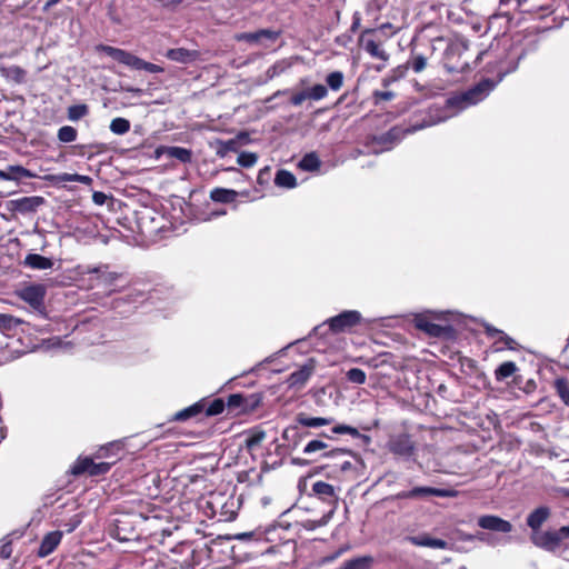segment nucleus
Masks as SVG:
<instances>
[{
    "label": "nucleus",
    "mask_w": 569,
    "mask_h": 569,
    "mask_svg": "<svg viewBox=\"0 0 569 569\" xmlns=\"http://www.w3.org/2000/svg\"><path fill=\"white\" fill-rule=\"evenodd\" d=\"M247 137L248 134L246 132H240L237 137L231 138L229 140H219L217 154L223 158L229 152H238V149L241 146V140L247 139Z\"/></svg>",
    "instance_id": "30"
},
{
    "label": "nucleus",
    "mask_w": 569,
    "mask_h": 569,
    "mask_svg": "<svg viewBox=\"0 0 569 569\" xmlns=\"http://www.w3.org/2000/svg\"><path fill=\"white\" fill-rule=\"evenodd\" d=\"M76 153L80 157L92 159L96 156L103 154L110 150L109 146L103 142H92L88 144H77L74 147Z\"/></svg>",
    "instance_id": "28"
},
{
    "label": "nucleus",
    "mask_w": 569,
    "mask_h": 569,
    "mask_svg": "<svg viewBox=\"0 0 569 569\" xmlns=\"http://www.w3.org/2000/svg\"><path fill=\"white\" fill-rule=\"evenodd\" d=\"M478 526L482 529L501 533H509L513 528L511 522L496 515L480 516L478 518Z\"/></svg>",
    "instance_id": "18"
},
{
    "label": "nucleus",
    "mask_w": 569,
    "mask_h": 569,
    "mask_svg": "<svg viewBox=\"0 0 569 569\" xmlns=\"http://www.w3.org/2000/svg\"><path fill=\"white\" fill-rule=\"evenodd\" d=\"M423 126L412 127V128H402L400 126H395L390 128L387 132L381 134L371 136L368 138V146L373 148L375 152H383L391 150L397 143H399L407 134L415 132L417 129L422 128Z\"/></svg>",
    "instance_id": "9"
},
{
    "label": "nucleus",
    "mask_w": 569,
    "mask_h": 569,
    "mask_svg": "<svg viewBox=\"0 0 569 569\" xmlns=\"http://www.w3.org/2000/svg\"><path fill=\"white\" fill-rule=\"evenodd\" d=\"M362 322V316L357 310H345L339 315L329 318L325 323L329 326L332 333L350 332Z\"/></svg>",
    "instance_id": "13"
},
{
    "label": "nucleus",
    "mask_w": 569,
    "mask_h": 569,
    "mask_svg": "<svg viewBox=\"0 0 569 569\" xmlns=\"http://www.w3.org/2000/svg\"><path fill=\"white\" fill-rule=\"evenodd\" d=\"M261 392L232 393L227 398V413L230 416L249 415L262 405Z\"/></svg>",
    "instance_id": "7"
},
{
    "label": "nucleus",
    "mask_w": 569,
    "mask_h": 569,
    "mask_svg": "<svg viewBox=\"0 0 569 569\" xmlns=\"http://www.w3.org/2000/svg\"><path fill=\"white\" fill-rule=\"evenodd\" d=\"M499 343H503V346L509 350H515L517 347L516 340L512 339L511 337H509L508 335H506L503 331H502V335H500V337H498V339L495 341L493 345L497 346Z\"/></svg>",
    "instance_id": "59"
},
{
    "label": "nucleus",
    "mask_w": 569,
    "mask_h": 569,
    "mask_svg": "<svg viewBox=\"0 0 569 569\" xmlns=\"http://www.w3.org/2000/svg\"><path fill=\"white\" fill-rule=\"evenodd\" d=\"M66 181H77L82 183H89L91 181V178L88 176H81V174H68L64 178Z\"/></svg>",
    "instance_id": "63"
},
{
    "label": "nucleus",
    "mask_w": 569,
    "mask_h": 569,
    "mask_svg": "<svg viewBox=\"0 0 569 569\" xmlns=\"http://www.w3.org/2000/svg\"><path fill=\"white\" fill-rule=\"evenodd\" d=\"M274 183L278 187L291 189L297 186V178L292 172L281 169L276 173Z\"/></svg>",
    "instance_id": "37"
},
{
    "label": "nucleus",
    "mask_w": 569,
    "mask_h": 569,
    "mask_svg": "<svg viewBox=\"0 0 569 569\" xmlns=\"http://www.w3.org/2000/svg\"><path fill=\"white\" fill-rule=\"evenodd\" d=\"M109 128L114 134H124L130 130V121L118 117L111 120Z\"/></svg>",
    "instance_id": "48"
},
{
    "label": "nucleus",
    "mask_w": 569,
    "mask_h": 569,
    "mask_svg": "<svg viewBox=\"0 0 569 569\" xmlns=\"http://www.w3.org/2000/svg\"><path fill=\"white\" fill-rule=\"evenodd\" d=\"M46 295L47 289L41 283L26 286L18 292L19 298L37 311L44 309Z\"/></svg>",
    "instance_id": "14"
},
{
    "label": "nucleus",
    "mask_w": 569,
    "mask_h": 569,
    "mask_svg": "<svg viewBox=\"0 0 569 569\" xmlns=\"http://www.w3.org/2000/svg\"><path fill=\"white\" fill-rule=\"evenodd\" d=\"M309 99L308 98V94H307V91L303 90V91H300V92H297V93H293L290 98V103L292 106H300L302 104V102L305 100Z\"/></svg>",
    "instance_id": "60"
},
{
    "label": "nucleus",
    "mask_w": 569,
    "mask_h": 569,
    "mask_svg": "<svg viewBox=\"0 0 569 569\" xmlns=\"http://www.w3.org/2000/svg\"><path fill=\"white\" fill-rule=\"evenodd\" d=\"M30 177V171L21 166H9L7 170H0L1 180H21Z\"/></svg>",
    "instance_id": "36"
},
{
    "label": "nucleus",
    "mask_w": 569,
    "mask_h": 569,
    "mask_svg": "<svg viewBox=\"0 0 569 569\" xmlns=\"http://www.w3.org/2000/svg\"><path fill=\"white\" fill-rule=\"evenodd\" d=\"M266 432L263 430H252L246 438V447L248 449H254L263 441Z\"/></svg>",
    "instance_id": "51"
},
{
    "label": "nucleus",
    "mask_w": 569,
    "mask_h": 569,
    "mask_svg": "<svg viewBox=\"0 0 569 569\" xmlns=\"http://www.w3.org/2000/svg\"><path fill=\"white\" fill-rule=\"evenodd\" d=\"M92 200L96 204L103 206L108 200V196L102 191H94L92 194Z\"/></svg>",
    "instance_id": "61"
},
{
    "label": "nucleus",
    "mask_w": 569,
    "mask_h": 569,
    "mask_svg": "<svg viewBox=\"0 0 569 569\" xmlns=\"http://www.w3.org/2000/svg\"><path fill=\"white\" fill-rule=\"evenodd\" d=\"M550 517V509L548 507H538L531 511L527 517V525L532 530L531 535L541 533L540 530L543 522Z\"/></svg>",
    "instance_id": "26"
},
{
    "label": "nucleus",
    "mask_w": 569,
    "mask_h": 569,
    "mask_svg": "<svg viewBox=\"0 0 569 569\" xmlns=\"http://www.w3.org/2000/svg\"><path fill=\"white\" fill-rule=\"evenodd\" d=\"M486 51L476 53L470 51L466 40L457 39L451 41L443 53V66L450 73H462L471 69V63H477Z\"/></svg>",
    "instance_id": "3"
},
{
    "label": "nucleus",
    "mask_w": 569,
    "mask_h": 569,
    "mask_svg": "<svg viewBox=\"0 0 569 569\" xmlns=\"http://www.w3.org/2000/svg\"><path fill=\"white\" fill-rule=\"evenodd\" d=\"M96 51L102 52L112 58L113 60H116L117 62L124 64L129 68L131 67L134 57V54L129 51L102 43L96 46Z\"/></svg>",
    "instance_id": "23"
},
{
    "label": "nucleus",
    "mask_w": 569,
    "mask_h": 569,
    "mask_svg": "<svg viewBox=\"0 0 569 569\" xmlns=\"http://www.w3.org/2000/svg\"><path fill=\"white\" fill-rule=\"evenodd\" d=\"M137 513L146 521L150 522L148 529L154 528L153 531L150 532V536L153 540L158 541L164 548L169 550L168 558L174 567L180 569H189L191 563V556L193 555V545L194 541H179L171 546L170 542H166V538L172 536L171 529L169 526L156 528L153 522H166L170 523L171 513L170 511L156 503L139 500L137 503Z\"/></svg>",
    "instance_id": "1"
},
{
    "label": "nucleus",
    "mask_w": 569,
    "mask_h": 569,
    "mask_svg": "<svg viewBox=\"0 0 569 569\" xmlns=\"http://www.w3.org/2000/svg\"><path fill=\"white\" fill-rule=\"evenodd\" d=\"M315 370V366L312 361L301 366L298 370L290 373L287 379V383L289 388L292 389H301L306 386L307 381L310 379Z\"/></svg>",
    "instance_id": "21"
},
{
    "label": "nucleus",
    "mask_w": 569,
    "mask_h": 569,
    "mask_svg": "<svg viewBox=\"0 0 569 569\" xmlns=\"http://www.w3.org/2000/svg\"><path fill=\"white\" fill-rule=\"evenodd\" d=\"M166 57L171 61L190 63L199 58V52L197 50H189L186 48H173L166 52Z\"/></svg>",
    "instance_id": "29"
},
{
    "label": "nucleus",
    "mask_w": 569,
    "mask_h": 569,
    "mask_svg": "<svg viewBox=\"0 0 569 569\" xmlns=\"http://www.w3.org/2000/svg\"><path fill=\"white\" fill-rule=\"evenodd\" d=\"M300 167L308 171H313L319 169L320 160L318 156L313 152L307 153L300 161Z\"/></svg>",
    "instance_id": "53"
},
{
    "label": "nucleus",
    "mask_w": 569,
    "mask_h": 569,
    "mask_svg": "<svg viewBox=\"0 0 569 569\" xmlns=\"http://www.w3.org/2000/svg\"><path fill=\"white\" fill-rule=\"evenodd\" d=\"M241 503V497L218 495L207 502V507L217 521L229 522L237 518Z\"/></svg>",
    "instance_id": "6"
},
{
    "label": "nucleus",
    "mask_w": 569,
    "mask_h": 569,
    "mask_svg": "<svg viewBox=\"0 0 569 569\" xmlns=\"http://www.w3.org/2000/svg\"><path fill=\"white\" fill-rule=\"evenodd\" d=\"M333 516V508H331L327 513H325L320 519L318 520H306L303 522V528L307 529V530H315L319 527H322V526H326L330 519L332 518Z\"/></svg>",
    "instance_id": "50"
},
{
    "label": "nucleus",
    "mask_w": 569,
    "mask_h": 569,
    "mask_svg": "<svg viewBox=\"0 0 569 569\" xmlns=\"http://www.w3.org/2000/svg\"><path fill=\"white\" fill-rule=\"evenodd\" d=\"M312 492L323 502L328 503L336 510L338 503V497L335 491V487L325 481H316L312 485Z\"/></svg>",
    "instance_id": "22"
},
{
    "label": "nucleus",
    "mask_w": 569,
    "mask_h": 569,
    "mask_svg": "<svg viewBox=\"0 0 569 569\" xmlns=\"http://www.w3.org/2000/svg\"><path fill=\"white\" fill-rule=\"evenodd\" d=\"M306 91H307L308 98L310 100H315V101L321 100V99L326 98L328 94V89L323 84H315L313 87H311L310 89H308Z\"/></svg>",
    "instance_id": "55"
},
{
    "label": "nucleus",
    "mask_w": 569,
    "mask_h": 569,
    "mask_svg": "<svg viewBox=\"0 0 569 569\" xmlns=\"http://www.w3.org/2000/svg\"><path fill=\"white\" fill-rule=\"evenodd\" d=\"M20 323V320L10 315L0 313V330L9 331L16 328Z\"/></svg>",
    "instance_id": "57"
},
{
    "label": "nucleus",
    "mask_w": 569,
    "mask_h": 569,
    "mask_svg": "<svg viewBox=\"0 0 569 569\" xmlns=\"http://www.w3.org/2000/svg\"><path fill=\"white\" fill-rule=\"evenodd\" d=\"M168 156L174 158L182 163H188L192 159V152L189 149L182 147H170L167 151Z\"/></svg>",
    "instance_id": "45"
},
{
    "label": "nucleus",
    "mask_w": 569,
    "mask_h": 569,
    "mask_svg": "<svg viewBox=\"0 0 569 569\" xmlns=\"http://www.w3.org/2000/svg\"><path fill=\"white\" fill-rule=\"evenodd\" d=\"M339 435H349L352 438H361L366 441L370 440L368 436L360 433L357 428L345 423H337L331 427L329 431H321L318 433L317 438L322 440H336Z\"/></svg>",
    "instance_id": "20"
},
{
    "label": "nucleus",
    "mask_w": 569,
    "mask_h": 569,
    "mask_svg": "<svg viewBox=\"0 0 569 569\" xmlns=\"http://www.w3.org/2000/svg\"><path fill=\"white\" fill-rule=\"evenodd\" d=\"M220 542L193 545V555L189 569H221L220 565L211 562L210 557L220 552Z\"/></svg>",
    "instance_id": "11"
},
{
    "label": "nucleus",
    "mask_w": 569,
    "mask_h": 569,
    "mask_svg": "<svg viewBox=\"0 0 569 569\" xmlns=\"http://www.w3.org/2000/svg\"><path fill=\"white\" fill-rule=\"evenodd\" d=\"M532 543L549 552H555L560 548L569 547V526H563L556 530H546L541 533L531 535Z\"/></svg>",
    "instance_id": "8"
},
{
    "label": "nucleus",
    "mask_w": 569,
    "mask_h": 569,
    "mask_svg": "<svg viewBox=\"0 0 569 569\" xmlns=\"http://www.w3.org/2000/svg\"><path fill=\"white\" fill-rule=\"evenodd\" d=\"M295 425L287 427L282 432L284 445L291 451L297 449L310 436V432L303 431L301 427L318 428L329 426L333 422V418L310 417L306 412H299L295 417Z\"/></svg>",
    "instance_id": "4"
},
{
    "label": "nucleus",
    "mask_w": 569,
    "mask_h": 569,
    "mask_svg": "<svg viewBox=\"0 0 569 569\" xmlns=\"http://www.w3.org/2000/svg\"><path fill=\"white\" fill-rule=\"evenodd\" d=\"M531 11L536 13L539 18H543L552 13L550 6H541L537 10L532 9Z\"/></svg>",
    "instance_id": "64"
},
{
    "label": "nucleus",
    "mask_w": 569,
    "mask_h": 569,
    "mask_svg": "<svg viewBox=\"0 0 569 569\" xmlns=\"http://www.w3.org/2000/svg\"><path fill=\"white\" fill-rule=\"evenodd\" d=\"M57 137L60 142L70 143L76 141L78 131L71 126H63L58 130Z\"/></svg>",
    "instance_id": "47"
},
{
    "label": "nucleus",
    "mask_w": 569,
    "mask_h": 569,
    "mask_svg": "<svg viewBox=\"0 0 569 569\" xmlns=\"http://www.w3.org/2000/svg\"><path fill=\"white\" fill-rule=\"evenodd\" d=\"M220 552L217 555H213L210 557L211 562L220 565L221 569H229L230 568V560L232 556L230 555L231 551H233V547L231 550H227L224 546L220 542Z\"/></svg>",
    "instance_id": "44"
},
{
    "label": "nucleus",
    "mask_w": 569,
    "mask_h": 569,
    "mask_svg": "<svg viewBox=\"0 0 569 569\" xmlns=\"http://www.w3.org/2000/svg\"><path fill=\"white\" fill-rule=\"evenodd\" d=\"M556 393L561 401L569 407V382L565 377H559L553 382Z\"/></svg>",
    "instance_id": "42"
},
{
    "label": "nucleus",
    "mask_w": 569,
    "mask_h": 569,
    "mask_svg": "<svg viewBox=\"0 0 569 569\" xmlns=\"http://www.w3.org/2000/svg\"><path fill=\"white\" fill-rule=\"evenodd\" d=\"M346 378L349 382L356 385H363L367 380L366 372L359 368H351L346 372Z\"/></svg>",
    "instance_id": "54"
},
{
    "label": "nucleus",
    "mask_w": 569,
    "mask_h": 569,
    "mask_svg": "<svg viewBox=\"0 0 569 569\" xmlns=\"http://www.w3.org/2000/svg\"><path fill=\"white\" fill-rule=\"evenodd\" d=\"M123 443L121 441H111L104 446H101L93 455L96 459H119V453L123 451Z\"/></svg>",
    "instance_id": "31"
},
{
    "label": "nucleus",
    "mask_w": 569,
    "mask_h": 569,
    "mask_svg": "<svg viewBox=\"0 0 569 569\" xmlns=\"http://www.w3.org/2000/svg\"><path fill=\"white\" fill-rule=\"evenodd\" d=\"M280 32L270 29H260L254 32H243L238 36V40H244L250 43L260 42L262 39L274 41L279 38Z\"/></svg>",
    "instance_id": "32"
},
{
    "label": "nucleus",
    "mask_w": 569,
    "mask_h": 569,
    "mask_svg": "<svg viewBox=\"0 0 569 569\" xmlns=\"http://www.w3.org/2000/svg\"><path fill=\"white\" fill-rule=\"evenodd\" d=\"M93 457H78L73 465L70 467V475L79 477L88 475L90 477H99L108 473L116 460L96 462Z\"/></svg>",
    "instance_id": "10"
},
{
    "label": "nucleus",
    "mask_w": 569,
    "mask_h": 569,
    "mask_svg": "<svg viewBox=\"0 0 569 569\" xmlns=\"http://www.w3.org/2000/svg\"><path fill=\"white\" fill-rule=\"evenodd\" d=\"M279 533V527L270 526L263 530L256 529L248 532L237 533L233 538L259 547L254 550L257 553H276L279 547L278 541L281 540Z\"/></svg>",
    "instance_id": "5"
},
{
    "label": "nucleus",
    "mask_w": 569,
    "mask_h": 569,
    "mask_svg": "<svg viewBox=\"0 0 569 569\" xmlns=\"http://www.w3.org/2000/svg\"><path fill=\"white\" fill-rule=\"evenodd\" d=\"M515 69L516 64H513L512 62L499 60L497 64L492 68V70L497 72L496 79H481L479 82L470 87L468 90L461 92L460 94L449 98L447 100L448 106L452 108L465 109L469 106L477 104L478 102L485 100L489 96V93L496 88V86L503 79V77L512 72Z\"/></svg>",
    "instance_id": "2"
},
{
    "label": "nucleus",
    "mask_w": 569,
    "mask_h": 569,
    "mask_svg": "<svg viewBox=\"0 0 569 569\" xmlns=\"http://www.w3.org/2000/svg\"><path fill=\"white\" fill-rule=\"evenodd\" d=\"M389 450L395 456L410 458L416 450L415 443L409 435H399L389 442Z\"/></svg>",
    "instance_id": "19"
},
{
    "label": "nucleus",
    "mask_w": 569,
    "mask_h": 569,
    "mask_svg": "<svg viewBox=\"0 0 569 569\" xmlns=\"http://www.w3.org/2000/svg\"><path fill=\"white\" fill-rule=\"evenodd\" d=\"M62 539V532L61 531H51L48 532L41 540L40 547L38 549V557L44 558L49 555H51Z\"/></svg>",
    "instance_id": "27"
},
{
    "label": "nucleus",
    "mask_w": 569,
    "mask_h": 569,
    "mask_svg": "<svg viewBox=\"0 0 569 569\" xmlns=\"http://www.w3.org/2000/svg\"><path fill=\"white\" fill-rule=\"evenodd\" d=\"M206 408V401L204 399L178 411L172 417V420L174 421H186L190 418L197 417L198 415L202 413Z\"/></svg>",
    "instance_id": "35"
},
{
    "label": "nucleus",
    "mask_w": 569,
    "mask_h": 569,
    "mask_svg": "<svg viewBox=\"0 0 569 569\" xmlns=\"http://www.w3.org/2000/svg\"><path fill=\"white\" fill-rule=\"evenodd\" d=\"M302 452L310 457L316 455L318 457H336L339 455L351 453V450L345 448H330V445L327 441L320 438H315L305 445Z\"/></svg>",
    "instance_id": "15"
},
{
    "label": "nucleus",
    "mask_w": 569,
    "mask_h": 569,
    "mask_svg": "<svg viewBox=\"0 0 569 569\" xmlns=\"http://www.w3.org/2000/svg\"><path fill=\"white\" fill-rule=\"evenodd\" d=\"M413 326L417 330L425 332L430 338H451L455 329L447 325H438L427 313H418L413 318Z\"/></svg>",
    "instance_id": "12"
},
{
    "label": "nucleus",
    "mask_w": 569,
    "mask_h": 569,
    "mask_svg": "<svg viewBox=\"0 0 569 569\" xmlns=\"http://www.w3.org/2000/svg\"><path fill=\"white\" fill-rule=\"evenodd\" d=\"M89 106L86 103L72 104L67 109V117L70 121H78L89 114Z\"/></svg>",
    "instance_id": "43"
},
{
    "label": "nucleus",
    "mask_w": 569,
    "mask_h": 569,
    "mask_svg": "<svg viewBox=\"0 0 569 569\" xmlns=\"http://www.w3.org/2000/svg\"><path fill=\"white\" fill-rule=\"evenodd\" d=\"M12 210L26 214L36 212L37 209L44 203V199L39 196L22 197L11 201Z\"/></svg>",
    "instance_id": "24"
},
{
    "label": "nucleus",
    "mask_w": 569,
    "mask_h": 569,
    "mask_svg": "<svg viewBox=\"0 0 569 569\" xmlns=\"http://www.w3.org/2000/svg\"><path fill=\"white\" fill-rule=\"evenodd\" d=\"M372 563V556H362L345 561L341 569H370Z\"/></svg>",
    "instance_id": "39"
},
{
    "label": "nucleus",
    "mask_w": 569,
    "mask_h": 569,
    "mask_svg": "<svg viewBox=\"0 0 569 569\" xmlns=\"http://www.w3.org/2000/svg\"><path fill=\"white\" fill-rule=\"evenodd\" d=\"M130 68L134 70H144L150 73H160L164 71V69L161 66L144 61L143 59L137 56L133 57Z\"/></svg>",
    "instance_id": "41"
},
{
    "label": "nucleus",
    "mask_w": 569,
    "mask_h": 569,
    "mask_svg": "<svg viewBox=\"0 0 569 569\" xmlns=\"http://www.w3.org/2000/svg\"><path fill=\"white\" fill-rule=\"evenodd\" d=\"M376 32V29H365L359 37V43L372 58L387 61L389 59V54L380 48L379 42L372 38H369V36H373Z\"/></svg>",
    "instance_id": "17"
},
{
    "label": "nucleus",
    "mask_w": 569,
    "mask_h": 569,
    "mask_svg": "<svg viewBox=\"0 0 569 569\" xmlns=\"http://www.w3.org/2000/svg\"><path fill=\"white\" fill-rule=\"evenodd\" d=\"M224 409H227V400L224 401L221 398H216L208 407L204 408V415L207 417L218 416L222 413Z\"/></svg>",
    "instance_id": "49"
},
{
    "label": "nucleus",
    "mask_w": 569,
    "mask_h": 569,
    "mask_svg": "<svg viewBox=\"0 0 569 569\" xmlns=\"http://www.w3.org/2000/svg\"><path fill=\"white\" fill-rule=\"evenodd\" d=\"M257 160H258L257 153L242 151L239 153L237 162L239 166H241L243 168H250V167L254 166Z\"/></svg>",
    "instance_id": "56"
},
{
    "label": "nucleus",
    "mask_w": 569,
    "mask_h": 569,
    "mask_svg": "<svg viewBox=\"0 0 569 569\" xmlns=\"http://www.w3.org/2000/svg\"><path fill=\"white\" fill-rule=\"evenodd\" d=\"M2 73L7 79L18 84L26 82L27 79V71L20 66L3 68Z\"/></svg>",
    "instance_id": "38"
},
{
    "label": "nucleus",
    "mask_w": 569,
    "mask_h": 569,
    "mask_svg": "<svg viewBox=\"0 0 569 569\" xmlns=\"http://www.w3.org/2000/svg\"><path fill=\"white\" fill-rule=\"evenodd\" d=\"M395 98V93L389 90L380 91L375 90L372 92L373 103L377 106L383 101H391Z\"/></svg>",
    "instance_id": "58"
},
{
    "label": "nucleus",
    "mask_w": 569,
    "mask_h": 569,
    "mask_svg": "<svg viewBox=\"0 0 569 569\" xmlns=\"http://www.w3.org/2000/svg\"><path fill=\"white\" fill-rule=\"evenodd\" d=\"M360 24H361V13L359 11H356L352 14V22L350 26V31L353 33L357 32L358 29L360 28Z\"/></svg>",
    "instance_id": "62"
},
{
    "label": "nucleus",
    "mask_w": 569,
    "mask_h": 569,
    "mask_svg": "<svg viewBox=\"0 0 569 569\" xmlns=\"http://www.w3.org/2000/svg\"><path fill=\"white\" fill-rule=\"evenodd\" d=\"M518 370L513 361H505L495 370V378L497 381H503L513 376Z\"/></svg>",
    "instance_id": "40"
},
{
    "label": "nucleus",
    "mask_w": 569,
    "mask_h": 569,
    "mask_svg": "<svg viewBox=\"0 0 569 569\" xmlns=\"http://www.w3.org/2000/svg\"><path fill=\"white\" fill-rule=\"evenodd\" d=\"M406 540L417 547H428L433 549H448V542L440 538L430 537L428 533L419 536H408Z\"/></svg>",
    "instance_id": "25"
},
{
    "label": "nucleus",
    "mask_w": 569,
    "mask_h": 569,
    "mask_svg": "<svg viewBox=\"0 0 569 569\" xmlns=\"http://www.w3.org/2000/svg\"><path fill=\"white\" fill-rule=\"evenodd\" d=\"M343 78L345 77L341 71H333L326 77V82L331 90L338 91L343 84Z\"/></svg>",
    "instance_id": "52"
},
{
    "label": "nucleus",
    "mask_w": 569,
    "mask_h": 569,
    "mask_svg": "<svg viewBox=\"0 0 569 569\" xmlns=\"http://www.w3.org/2000/svg\"><path fill=\"white\" fill-rule=\"evenodd\" d=\"M24 266L33 270H47L53 267V261L50 258L38 253H29L24 258Z\"/></svg>",
    "instance_id": "34"
},
{
    "label": "nucleus",
    "mask_w": 569,
    "mask_h": 569,
    "mask_svg": "<svg viewBox=\"0 0 569 569\" xmlns=\"http://www.w3.org/2000/svg\"><path fill=\"white\" fill-rule=\"evenodd\" d=\"M455 493L448 489H440L433 487H415L410 490H403L396 495V499H427L429 497H452Z\"/></svg>",
    "instance_id": "16"
},
{
    "label": "nucleus",
    "mask_w": 569,
    "mask_h": 569,
    "mask_svg": "<svg viewBox=\"0 0 569 569\" xmlns=\"http://www.w3.org/2000/svg\"><path fill=\"white\" fill-rule=\"evenodd\" d=\"M239 192L233 189L217 187L210 191V199L218 203H232L237 200Z\"/></svg>",
    "instance_id": "33"
},
{
    "label": "nucleus",
    "mask_w": 569,
    "mask_h": 569,
    "mask_svg": "<svg viewBox=\"0 0 569 569\" xmlns=\"http://www.w3.org/2000/svg\"><path fill=\"white\" fill-rule=\"evenodd\" d=\"M407 66L408 68H411L416 73H419L427 67V58L412 51L409 60L407 61Z\"/></svg>",
    "instance_id": "46"
}]
</instances>
